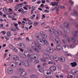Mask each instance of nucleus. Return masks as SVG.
<instances>
[{
  "instance_id": "9",
  "label": "nucleus",
  "mask_w": 78,
  "mask_h": 78,
  "mask_svg": "<svg viewBox=\"0 0 78 78\" xmlns=\"http://www.w3.org/2000/svg\"><path fill=\"white\" fill-rule=\"evenodd\" d=\"M50 69L51 71L54 72V71H55V70H56V67L55 66H52L50 67Z\"/></svg>"
},
{
  "instance_id": "17",
  "label": "nucleus",
  "mask_w": 78,
  "mask_h": 78,
  "mask_svg": "<svg viewBox=\"0 0 78 78\" xmlns=\"http://www.w3.org/2000/svg\"><path fill=\"white\" fill-rule=\"evenodd\" d=\"M20 56L21 57V58H26L27 57V55H25V54L20 53Z\"/></svg>"
},
{
  "instance_id": "57",
  "label": "nucleus",
  "mask_w": 78,
  "mask_h": 78,
  "mask_svg": "<svg viewBox=\"0 0 78 78\" xmlns=\"http://www.w3.org/2000/svg\"><path fill=\"white\" fill-rule=\"evenodd\" d=\"M14 50L15 52H16V53H18V51L17 50V49L16 48H14Z\"/></svg>"
},
{
  "instance_id": "6",
  "label": "nucleus",
  "mask_w": 78,
  "mask_h": 78,
  "mask_svg": "<svg viewBox=\"0 0 78 78\" xmlns=\"http://www.w3.org/2000/svg\"><path fill=\"white\" fill-rule=\"evenodd\" d=\"M31 48H32L35 51H36V52H37V53H39V50H38V49L36 48V47L34 46H33L31 45Z\"/></svg>"
},
{
  "instance_id": "23",
  "label": "nucleus",
  "mask_w": 78,
  "mask_h": 78,
  "mask_svg": "<svg viewBox=\"0 0 78 78\" xmlns=\"http://www.w3.org/2000/svg\"><path fill=\"white\" fill-rule=\"evenodd\" d=\"M12 58L13 59H19V57L16 55H13L12 56Z\"/></svg>"
},
{
  "instance_id": "61",
  "label": "nucleus",
  "mask_w": 78,
  "mask_h": 78,
  "mask_svg": "<svg viewBox=\"0 0 78 78\" xmlns=\"http://www.w3.org/2000/svg\"><path fill=\"white\" fill-rule=\"evenodd\" d=\"M37 78V76H36V75H34V77L33 78Z\"/></svg>"
},
{
  "instance_id": "21",
  "label": "nucleus",
  "mask_w": 78,
  "mask_h": 78,
  "mask_svg": "<svg viewBox=\"0 0 78 78\" xmlns=\"http://www.w3.org/2000/svg\"><path fill=\"white\" fill-rule=\"evenodd\" d=\"M27 50L29 51V52H30V53H33V52H34V51L33 49H32L30 47H28L27 48Z\"/></svg>"
},
{
  "instance_id": "26",
  "label": "nucleus",
  "mask_w": 78,
  "mask_h": 78,
  "mask_svg": "<svg viewBox=\"0 0 78 78\" xmlns=\"http://www.w3.org/2000/svg\"><path fill=\"white\" fill-rule=\"evenodd\" d=\"M49 39L51 40V41H53V38H54L53 37V36L52 35H49Z\"/></svg>"
},
{
  "instance_id": "49",
  "label": "nucleus",
  "mask_w": 78,
  "mask_h": 78,
  "mask_svg": "<svg viewBox=\"0 0 78 78\" xmlns=\"http://www.w3.org/2000/svg\"><path fill=\"white\" fill-rule=\"evenodd\" d=\"M19 49L20 50V51H21L22 52H23L24 50H23V49H22V48H19Z\"/></svg>"
},
{
  "instance_id": "1",
  "label": "nucleus",
  "mask_w": 78,
  "mask_h": 78,
  "mask_svg": "<svg viewBox=\"0 0 78 78\" xmlns=\"http://www.w3.org/2000/svg\"><path fill=\"white\" fill-rule=\"evenodd\" d=\"M37 41L39 44L42 46L44 45L45 44L47 45H48V41H47V40L45 39L44 38H42V40L40 39L38 40V41Z\"/></svg>"
},
{
  "instance_id": "3",
  "label": "nucleus",
  "mask_w": 78,
  "mask_h": 78,
  "mask_svg": "<svg viewBox=\"0 0 78 78\" xmlns=\"http://www.w3.org/2000/svg\"><path fill=\"white\" fill-rule=\"evenodd\" d=\"M54 33L56 36L58 37L59 36V35L62 34V32L60 30H58L57 31H55Z\"/></svg>"
},
{
  "instance_id": "43",
  "label": "nucleus",
  "mask_w": 78,
  "mask_h": 78,
  "mask_svg": "<svg viewBox=\"0 0 78 78\" xmlns=\"http://www.w3.org/2000/svg\"><path fill=\"white\" fill-rule=\"evenodd\" d=\"M66 56H72V54L69 53V54H66Z\"/></svg>"
},
{
  "instance_id": "63",
  "label": "nucleus",
  "mask_w": 78,
  "mask_h": 78,
  "mask_svg": "<svg viewBox=\"0 0 78 78\" xmlns=\"http://www.w3.org/2000/svg\"><path fill=\"white\" fill-rule=\"evenodd\" d=\"M23 8H24V9H25V10H28V8H27V7L24 6V7H23Z\"/></svg>"
},
{
  "instance_id": "39",
  "label": "nucleus",
  "mask_w": 78,
  "mask_h": 78,
  "mask_svg": "<svg viewBox=\"0 0 78 78\" xmlns=\"http://www.w3.org/2000/svg\"><path fill=\"white\" fill-rule=\"evenodd\" d=\"M56 5H57L56 3L51 2V3L50 4V5H52V6H55Z\"/></svg>"
},
{
  "instance_id": "56",
  "label": "nucleus",
  "mask_w": 78,
  "mask_h": 78,
  "mask_svg": "<svg viewBox=\"0 0 78 78\" xmlns=\"http://www.w3.org/2000/svg\"><path fill=\"white\" fill-rule=\"evenodd\" d=\"M41 61H42L43 62H45V60L43 58H41Z\"/></svg>"
},
{
  "instance_id": "24",
  "label": "nucleus",
  "mask_w": 78,
  "mask_h": 78,
  "mask_svg": "<svg viewBox=\"0 0 78 78\" xmlns=\"http://www.w3.org/2000/svg\"><path fill=\"white\" fill-rule=\"evenodd\" d=\"M56 48L58 50H60L62 49V47L61 46H57L56 47Z\"/></svg>"
},
{
  "instance_id": "37",
  "label": "nucleus",
  "mask_w": 78,
  "mask_h": 78,
  "mask_svg": "<svg viewBox=\"0 0 78 78\" xmlns=\"http://www.w3.org/2000/svg\"><path fill=\"white\" fill-rule=\"evenodd\" d=\"M71 73V74H72V75H70L71 78H74L75 77V75H74V74H73L72 73Z\"/></svg>"
},
{
  "instance_id": "32",
  "label": "nucleus",
  "mask_w": 78,
  "mask_h": 78,
  "mask_svg": "<svg viewBox=\"0 0 78 78\" xmlns=\"http://www.w3.org/2000/svg\"><path fill=\"white\" fill-rule=\"evenodd\" d=\"M3 11L4 12H6L8 11L5 7H4L3 8Z\"/></svg>"
},
{
  "instance_id": "18",
  "label": "nucleus",
  "mask_w": 78,
  "mask_h": 78,
  "mask_svg": "<svg viewBox=\"0 0 78 78\" xmlns=\"http://www.w3.org/2000/svg\"><path fill=\"white\" fill-rule=\"evenodd\" d=\"M70 64L72 66V67H76V66H77V63L75 62H73V63H71Z\"/></svg>"
},
{
  "instance_id": "31",
  "label": "nucleus",
  "mask_w": 78,
  "mask_h": 78,
  "mask_svg": "<svg viewBox=\"0 0 78 78\" xmlns=\"http://www.w3.org/2000/svg\"><path fill=\"white\" fill-rule=\"evenodd\" d=\"M43 53L44 55H46L47 54H48V51H47L45 50H44Z\"/></svg>"
},
{
  "instance_id": "40",
  "label": "nucleus",
  "mask_w": 78,
  "mask_h": 78,
  "mask_svg": "<svg viewBox=\"0 0 78 78\" xmlns=\"http://www.w3.org/2000/svg\"><path fill=\"white\" fill-rule=\"evenodd\" d=\"M65 70H67L69 69V67H68V66L66 65L65 66Z\"/></svg>"
},
{
  "instance_id": "48",
  "label": "nucleus",
  "mask_w": 78,
  "mask_h": 78,
  "mask_svg": "<svg viewBox=\"0 0 78 78\" xmlns=\"http://www.w3.org/2000/svg\"><path fill=\"white\" fill-rule=\"evenodd\" d=\"M53 59H54V57L53 55H51L50 57V59L51 60H53Z\"/></svg>"
},
{
  "instance_id": "59",
  "label": "nucleus",
  "mask_w": 78,
  "mask_h": 78,
  "mask_svg": "<svg viewBox=\"0 0 78 78\" xmlns=\"http://www.w3.org/2000/svg\"><path fill=\"white\" fill-rule=\"evenodd\" d=\"M78 71L76 70H75V72L74 73V74H78Z\"/></svg>"
},
{
  "instance_id": "16",
  "label": "nucleus",
  "mask_w": 78,
  "mask_h": 78,
  "mask_svg": "<svg viewBox=\"0 0 78 78\" xmlns=\"http://www.w3.org/2000/svg\"><path fill=\"white\" fill-rule=\"evenodd\" d=\"M20 47L22 46L23 49H25L26 48V45H25V44H23V43H20Z\"/></svg>"
},
{
  "instance_id": "14",
  "label": "nucleus",
  "mask_w": 78,
  "mask_h": 78,
  "mask_svg": "<svg viewBox=\"0 0 78 78\" xmlns=\"http://www.w3.org/2000/svg\"><path fill=\"white\" fill-rule=\"evenodd\" d=\"M15 61L16 64H18L19 66H21V62L19 60V59H16Z\"/></svg>"
},
{
  "instance_id": "62",
  "label": "nucleus",
  "mask_w": 78,
  "mask_h": 78,
  "mask_svg": "<svg viewBox=\"0 0 78 78\" xmlns=\"http://www.w3.org/2000/svg\"><path fill=\"white\" fill-rule=\"evenodd\" d=\"M9 3H12L13 2V0H9Z\"/></svg>"
},
{
  "instance_id": "29",
  "label": "nucleus",
  "mask_w": 78,
  "mask_h": 78,
  "mask_svg": "<svg viewBox=\"0 0 78 78\" xmlns=\"http://www.w3.org/2000/svg\"><path fill=\"white\" fill-rule=\"evenodd\" d=\"M34 44L36 47H37L39 45V43L36 42L34 41Z\"/></svg>"
},
{
  "instance_id": "22",
  "label": "nucleus",
  "mask_w": 78,
  "mask_h": 78,
  "mask_svg": "<svg viewBox=\"0 0 78 78\" xmlns=\"http://www.w3.org/2000/svg\"><path fill=\"white\" fill-rule=\"evenodd\" d=\"M49 31L51 34H53L54 33V30H53L51 28H49Z\"/></svg>"
},
{
  "instance_id": "11",
  "label": "nucleus",
  "mask_w": 78,
  "mask_h": 78,
  "mask_svg": "<svg viewBox=\"0 0 78 78\" xmlns=\"http://www.w3.org/2000/svg\"><path fill=\"white\" fill-rule=\"evenodd\" d=\"M40 34H41L44 37H45V38H47V35L44 32L42 31L40 32Z\"/></svg>"
},
{
  "instance_id": "2",
  "label": "nucleus",
  "mask_w": 78,
  "mask_h": 78,
  "mask_svg": "<svg viewBox=\"0 0 78 78\" xmlns=\"http://www.w3.org/2000/svg\"><path fill=\"white\" fill-rule=\"evenodd\" d=\"M18 70L19 71V74L21 76H26L27 73L26 72L23 71V68H22L18 69Z\"/></svg>"
},
{
  "instance_id": "20",
  "label": "nucleus",
  "mask_w": 78,
  "mask_h": 78,
  "mask_svg": "<svg viewBox=\"0 0 78 78\" xmlns=\"http://www.w3.org/2000/svg\"><path fill=\"white\" fill-rule=\"evenodd\" d=\"M38 70L40 72L42 73V72H44V68L42 67H40L39 69Z\"/></svg>"
},
{
  "instance_id": "55",
  "label": "nucleus",
  "mask_w": 78,
  "mask_h": 78,
  "mask_svg": "<svg viewBox=\"0 0 78 78\" xmlns=\"http://www.w3.org/2000/svg\"><path fill=\"white\" fill-rule=\"evenodd\" d=\"M34 62L35 64H37V63H39V60H36Z\"/></svg>"
},
{
  "instance_id": "12",
  "label": "nucleus",
  "mask_w": 78,
  "mask_h": 78,
  "mask_svg": "<svg viewBox=\"0 0 78 78\" xmlns=\"http://www.w3.org/2000/svg\"><path fill=\"white\" fill-rule=\"evenodd\" d=\"M8 73H13V70L11 68H9L7 69Z\"/></svg>"
},
{
  "instance_id": "41",
  "label": "nucleus",
  "mask_w": 78,
  "mask_h": 78,
  "mask_svg": "<svg viewBox=\"0 0 78 78\" xmlns=\"http://www.w3.org/2000/svg\"><path fill=\"white\" fill-rule=\"evenodd\" d=\"M31 57L33 59H35V58H34V54H32L30 55Z\"/></svg>"
},
{
  "instance_id": "38",
  "label": "nucleus",
  "mask_w": 78,
  "mask_h": 78,
  "mask_svg": "<svg viewBox=\"0 0 78 78\" xmlns=\"http://www.w3.org/2000/svg\"><path fill=\"white\" fill-rule=\"evenodd\" d=\"M62 42L63 44H66V43H67V41L65 39H63Z\"/></svg>"
},
{
  "instance_id": "30",
  "label": "nucleus",
  "mask_w": 78,
  "mask_h": 78,
  "mask_svg": "<svg viewBox=\"0 0 78 78\" xmlns=\"http://www.w3.org/2000/svg\"><path fill=\"white\" fill-rule=\"evenodd\" d=\"M73 43L74 45H77L78 44V41H73Z\"/></svg>"
},
{
  "instance_id": "51",
  "label": "nucleus",
  "mask_w": 78,
  "mask_h": 78,
  "mask_svg": "<svg viewBox=\"0 0 78 78\" xmlns=\"http://www.w3.org/2000/svg\"><path fill=\"white\" fill-rule=\"evenodd\" d=\"M37 49H39V50L41 49V47L39 45V46L37 47Z\"/></svg>"
},
{
  "instance_id": "47",
  "label": "nucleus",
  "mask_w": 78,
  "mask_h": 78,
  "mask_svg": "<svg viewBox=\"0 0 78 78\" xmlns=\"http://www.w3.org/2000/svg\"><path fill=\"white\" fill-rule=\"evenodd\" d=\"M69 3H72L71 4V5H73V2L71 0L69 1Z\"/></svg>"
},
{
  "instance_id": "46",
  "label": "nucleus",
  "mask_w": 78,
  "mask_h": 78,
  "mask_svg": "<svg viewBox=\"0 0 78 78\" xmlns=\"http://www.w3.org/2000/svg\"><path fill=\"white\" fill-rule=\"evenodd\" d=\"M42 65H43V67H45V66H47V63H43Z\"/></svg>"
},
{
  "instance_id": "25",
  "label": "nucleus",
  "mask_w": 78,
  "mask_h": 78,
  "mask_svg": "<svg viewBox=\"0 0 78 78\" xmlns=\"http://www.w3.org/2000/svg\"><path fill=\"white\" fill-rule=\"evenodd\" d=\"M64 26L66 28H68L69 24L67 23H65L64 24Z\"/></svg>"
},
{
  "instance_id": "27",
  "label": "nucleus",
  "mask_w": 78,
  "mask_h": 78,
  "mask_svg": "<svg viewBox=\"0 0 78 78\" xmlns=\"http://www.w3.org/2000/svg\"><path fill=\"white\" fill-rule=\"evenodd\" d=\"M10 31H16V29L14 28H11L9 29Z\"/></svg>"
},
{
  "instance_id": "4",
  "label": "nucleus",
  "mask_w": 78,
  "mask_h": 78,
  "mask_svg": "<svg viewBox=\"0 0 78 78\" xmlns=\"http://www.w3.org/2000/svg\"><path fill=\"white\" fill-rule=\"evenodd\" d=\"M54 40L57 45H61V41H60V40H59V39L58 38L55 37L54 38Z\"/></svg>"
},
{
  "instance_id": "10",
  "label": "nucleus",
  "mask_w": 78,
  "mask_h": 78,
  "mask_svg": "<svg viewBox=\"0 0 78 78\" xmlns=\"http://www.w3.org/2000/svg\"><path fill=\"white\" fill-rule=\"evenodd\" d=\"M16 63L14 62H11L10 64V66L12 67H16Z\"/></svg>"
},
{
  "instance_id": "44",
  "label": "nucleus",
  "mask_w": 78,
  "mask_h": 78,
  "mask_svg": "<svg viewBox=\"0 0 78 78\" xmlns=\"http://www.w3.org/2000/svg\"><path fill=\"white\" fill-rule=\"evenodd\" d=\"M46 74L47 75H48L51 74V71H48L46 73Z\"/></svg>"
},
{
  "instance_id": "52",
  "label": "nucleus",
  "mask_w": 78,
  "mask_h": 78,
  "mask_svg": "<svg viewBox=\"0 0 78 78\" xmlns=\"http://www.w3.org/2000/svg\"><path fill=\"white\" fill-rule=\"evenodd\" d=\"M46 58H47V59H48V58H50V56H49L48 54H46Z\"/></svg>"
},
{
  "instance_id": "15",
  "label": "nucleus",
  "mask_w": 78,
  "mask_h": 78,
  "mask_svg": "<svg viewBox=\"0 0 78 78\" xmlns=\"http://www.w3.org/2000/svg\"><path fill=\"white\" fill-rule=\"evenodd\" d=\"M67 45L65 44L63 45V48H62V50L63 51H64V52L65 53H68V52L66 51V49H65V48H66V47H67Z\"/></svg>"
},
{
  "instance_id": "28",
  "label": "nucleus",
  "mask_w": 78,
  "mask_h": 78,
  "mask_svg": "<svg viewBox=\"0 0 78 78\" xmlns=\"http://www.w3.org/2000/svg\"><path fill=\"white\" fill-rule=\"evenodd\" d=\"M34 58H35V59H36L38 58V55L37 54H34Z\"/></svg>"
},
{
  "instance_id": "5",
  "label": "nucleus",
  "mask_w": 78,
  "mask_h": 78,
  "mask_svg": "<svg viewBox=\"0 0 78 78\" xmlns=\"http://www.w3.org/2000/svg\"><path fill=\"white\" fill-rule=\"evenodd\" d=\"M23 64L26 67H29V66H30V64L28 62L26 61L25 60H23Z\"/></svg>"
},
{
  "instance_id": "42",
  "label": "nucleus",
  "mask_w": 78,
  "mask_h": 78,
  "mask_svg": "<svg viewBox=\"0 0 78 78\" xmlns=\"http://www.w3.org/2000/svg\"><path fill=\"white\" fill-rule=\"evenodd\" d=\"M78 31H76L75 32V34L74 36V37H77V35H76V34L78 33Z\"/></svg>"
},
{
  "instance_id": "60",
  "label": "nucleus",
  "mask_w": 78,
  "mask_h": 78,
  "mask_svg": "<svg viewBox=\"0 0 78 78\" xmlns=\"http://www.w3.org/2000/svg\"><path fill=\"white\" fill-rule=\"evenodd\" d=\"M44 12H47V13H48L49 12V11L47 10H44Z\"/></svg>"
},
{
  "instance_id": "13",
  "label": "nucleus",
  "mask_w": 78,
  "mask_h": 78,
  "mask_svg": "<svg viewBox=\"0 0 78 78\" xmlns=\"http://www.w3.org/2000/svg\"><path fill=\"white\" fill-rule=\"evenodd\" d=\"M64 32L66 34H68L70 33V30L67 28H64Z\"/></svg>"
},
{
  "instance_id": "54",
  "label": "nucleus",
  "mask_w": 78,
  "mask_h": 78,
  "mask_svg": "<svg viewBox=\"0 0 78 78\" xmlns=\"http://www.w3.org/2000/svg\"><path fill=\"white\" fill-rule=\"evenodd\" d=\"M21 6L20 5H18L16 7V8H17L18 9H20V8Z\"/></svg>"
},
{
  "instance_id": "45",
  "label": "nucleus",
  "mask_w": 78,
  "mask_h": 78,
  "mask_svg": "<svg viewBox=\"0 0 78 78\" xmlns=\"http://www.w3.org/2000/svg\"><path fill=\"white\" fill-rule=\"evenodd\" d=\"M7 35H8V36H11V33L10 32H8L7 33Z\"/></svg>"
},
{
  "instance_id": "64",
  "label": "nucleus",
  "mask_w": 78,
  "mask_h": 78,
  "mask_svg": "<svg viewBox=\"0 0 78 78\" xmlns=\"http://www.w3.org/2000/svg\"><path fill=\"white\" fill-rule=\"evenodd\" d=\"M2 33L3 34L5 35L6 34V32L5 31H2Z\"/></svg>"
},
{
  "instance_id": "34",
  "label": "nucleus",
  "mask_w": 78,
  "mask_h": 78,
  "mask_svg": "<svg viewBox=\"0 0 78 78\" xmlns=\"http://www.w3.org/2000/svg\"><path fill=\"white\" fill-rule=\"evenodd\" d=\"M69 47L71 48H74L75 47V46L73 44H70Z\"/></svg>"
},
{
  "instance_id": "7",
  "label": "nucleus",
  "mask_w": 78,
  "mask_h": 78,
  "mask_svg": "<svg viewBox=\"0 0 78 78\" xmlns=\"http://www.w3.org/2000/svg\"><path fill=\"white\" fill-rule=\"evenodd\" d=\"M47 50L50 53H53L54 52L53 49L51 47H48L47 48Z\"/></svg>"
},
{
  "instance_id": "19",
  "label": "nucleus",
  "mask_w": 78,
  "mask_h": 78,
  "mask_svg": "<svg viewBox=\"0 0 78 78\" xmlns=\"http://www.w3.org/2000/svg\"><path fill=\"white\" fill-rule=\"evenodd\" d=\"M59 59L61 62H64L66 60V58L64 57H61L59 58Z\"/></svg>"
},
{
  "instance_id": "58",
  "label": "nucleus",
  "mask_w": 78,
  "mask_h": 78,
  "mask_svg": "<svg viewBox=\"0 0 78 78\" xmlns=\"http://www.w3.org/2000/svg\"><path fill=\"white\" fill-rule=\"evenodd\" d=\"M34 76V74H31L30 76V77L31 78H33Z\"/></svg>"
},
{
  "instance_id": "50",
  "label": "nucleus",
  "mask_w": 78,
  "mask_h": 78,
  "mask_svg": "<svg viewBox=\"0 0 78 78\" xmlns=\"http://www.w3.org/2000/svg\"><path fill=\"white\" fill-rule=\"evenodd\" d=\"M74 14L75 16H77V15L78 14V12H77L76 11H74Z\"/></svg>"
},
{
  "instance_id": "33",
  "label": "nucleus",
  "mask_w": 78,
  "mask_h": 78,
  "mask_svg": "<svg viewBox=\"0 0 78 78\" xmlns=\"http://www.w3.org/2000/svg\"><path fill=\"white\" fill-rule=\"evenodd\" d=\"M28 24L29 25H32L33 24V22H31V21L30 20H28Z\"/></svg>"
},
{
  "instance_id": "53",
  "label": "nucleus",
  "mask_w": 78,
  "mask_h": 78,
  "mask_svg": "<svg viewBox=\"0 0 78 78\" xmlns=\"http://www.w3.org/2000/svg\"><path fill=\"white\" fill-rule=\"evenodd\" d=\"M38 24V23L37 22H35L34 23V26H36V25H37Z\"/></svg>"
},
{
  "instance_id": "35",
  "label": "nucleus",
  "mask_w": 78,
  "mask_h": 78,
  "mask_svg": "<svg viewBox=\"0 0 78 78\" xmlns=\"http://www.w3.org/2000/svg\"><path fill=\"white\" fill-rule=\"evenodd\" d=\"M9 48L12 50H13L14 48V47L13 46L11 45L9 46Z\"/></svg>"
},
{
  "instance_id": "36",
  "label": "nucleus",
  "mask_w": 78,
  "mask_h": 78,
  "mask_svg": "<svg viewBox=\"0 0 78 78\" xmlns=\"http://www.w3.org/2000/svg\"><path fill=\"white\" fill-rule=\"evenodd\" d=\"M54 59H55L56 61H57V60L58 59V57L57 56H55L54 57Z\"/></svg>"
},
{
  "instance_id": "8",
  "label": "nucleus",
  "mask_w": 78,
  "mask_h": 78,
  "mask_svg": "<svg viewBox=\"0 0 78 78\" xmlns=\"http://www.w3.org/2000/svg\"><path fill=\"white\" fill-rule=\"evenodd\" d=\"M24 54H25V55H27V57L28 58H30L31 56L30 52L27 51H24Z\"/></svg>"
}]
</instances>
